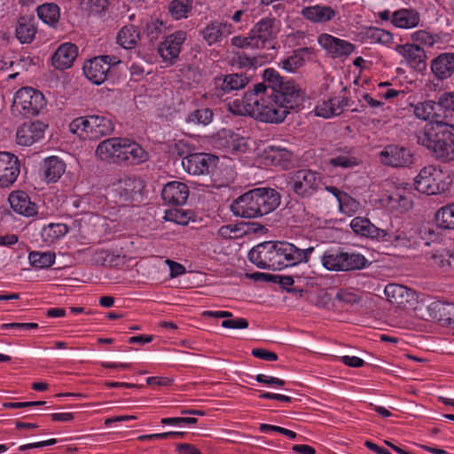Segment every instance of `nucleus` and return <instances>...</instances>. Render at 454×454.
<instances>
[{"instance_id":"obj_1","label":"nucleus","mask_w":454,"mask_h":454,"mask_svg":"<svg viewBox=\"0 0 454 454\" xmlns=\"http://www.w3.org/2000/svg\"><path fill=\"white\" fill-rule=\"evenodd\" d=\"M262 82L254 85V97L257 101L253 110V118L268 123H281L291 110L299 109L304 95L293 81L284 78L273 68L262 74Z\"/></svg>"},{"instance_id":"obj_2","label":"nucleus","mask_w":454,"mask_h":454,"mask_svg":"<svg viewBox=\"0 0 454 454\" xmlns=\"http://www.w3.org/2000/svg\"><path fill=\"white\" fill-rule=\"evenodd\" d=\"M417 143L442 162L454 160V125L442 121H430L416 133Z\"/></svg>"},{"instance_id":"obj_3","label":"nucleus","mask_w":454,"mask_h":454,"mask_svg":"<svg viewBox=\"0 0 454 454\" xmlns=\"http://www.w3.org/2000/svg\"><path fill=\"white\" fill-rule=\"evenodd\" d=\"M281 201L278 191L270 187L249 190L239 196L231 205L233 215L243 218H257L274 211Z\"/></svg>"},{"instance_id":"obj_4","label":"nucleus","mask_w":454,"mask_h":454,"mask_svg":"<svg viewBox=\"0 0 454 454\" xmlns=\"http://www.w3.org/2000/svg\"><path fill=\"white\" fill-rule=\"evenodd\" d=\"M271 245L273 247L266 269L272 270L306 263L315 250L312 246L301 247L287 241H272Z\"/></svg>"},{"instance_id":"obj_5","label":"nucleus","mask_w":454,"mask_h":454,"mask_svg":"<svg viewBox=\"0 0 454 454\" xmlns=\"http://www.w3.org/2000/svg\"><path fill=\"white\" fill-rule=\"evenodd\" d=\"M69 129L82 139L97 140L110 135L114 130V124L105 115L91 114L73 120Z\"/></svg>"},{"instance_id":"obj_6","label":"nucleus","mask_w":454,"mask_h":454,"mask_svg":"<svg viewBox=\"0 0 454 454\" xmlns=\"http://www.w3.org/2000/svg\"><path fill=\"white\" fill-rule=\"evenodd\" d=\"M320 173L309 168H301L288 174L286 188L301 199H310L320 189Z\"/></svg>"},{"instance_id":"obj_7","label":"nucleus","mask_w":454,"mask_h":454,"mask_svg":"<svg viewBox=\"0 0 454 454\" xmlns=\"http://www.w3.org/2000/svg\"><path fill=\"white\" fill-rule=\"evenodd\" d=\"M45 105L42 92L31 87H23L15 93L12 108L27 118L38 114Z\"/></svg>"},{"instance_id":"obj_8","label":"nucleus","mask_w":454,"mask_h":454,"mask_svg":"<svg viewBox=\"0 0 454 454\" xmlns=\"http://www.w3.org/2000/svg\"><path fill=\"white\" fill-rule=\"evenodd\" d=\"M279 21L276 18L263 17L250 29V35L256 49H275V40L279 32Z\"/></svg>"},{"instance_id":"obj_9","label":"nucleus","mask_w":454,"mask_h":454,"mask_svg":"<svg viewBox=\"0 0 454 454\" xmlns=\"http://www.w3.org/2000/svg\"><path fill=\"white\" fill-rule=\"evenodd\" d=\"M443 174L441 169L429 165L420 169L414 180L415 189L427 195L444 192L446 185L442 182Z\"/></svg>"},{"instance_id":"obj_10","label":"nucleus","mask_w":454,"mask_h":454,"mask_svg":"<svg viewBox=\"0 0 454 454\" xmlns=\"http://www.w3.org/2000/svg\"><path fill=\"white\" fill-rule=\"evenodd\" d=\"M120 63L117 57L102 55L86 61L82 69L90 82L99 85L106 80L111 67Z\"/></svg>"},{"instance_id":"obj_11","label":"nucleus","mask_w":454,"mask_h":454,"mask_svg":"<svg viewBox=\"0 0 454 454\" xmlns=\"http://www.w3.org/2000/svg\"><path fill=\"white\" fill-rule=\"evenodd\" d=\"M380 162L392 168H406L414 163L411 150L403 145L391 144L386 145L379 153Z\"/></svg>"},{"instance_id":"obj_12","label":"nucleus","mask_w":454,"mask_h":454,"mask_svg":"<svg viewBox=\"0 0 454 454\" xmlns=\"http://www.w3.org/2000/svg\"><path fill=\"white\" fill-rule=\"evenodd\" d=\"M384 294L390 303L403 309L414 307L418 301L415 291L398 284L387 285Z\"/></svg>"},{"instance_id":"obj_13","label":"nucleus","mask_w":454,"mask_h":454,"mask_svg":"<svg viewBox=\"0 0 454 454\" xmlns=\"http://www.w3.org/2000/svg\"><path fill=\"white\" fill-rule=\"evenodd\" d=\"M249 82L246 74H230L214 79V95L223 98L235 90L243 89Z\"/></svg>"},{"instance_id":"obj_14","label":"nucleus","mask_w":454,"mask_h":454,"mask_svg":"<svg viewBox=\"0 0 454 454\" xmlns=\"http://www.w3.org/2000/svg\"><path fill=\"white\" fill-rule=\"evenodd\" d=\"M217 160L218 158L211 153H197L184 157L182 165L189 174L200 176L208 174Z\"/></svg>"},{"instance_id":"obj_15","label":"nucleus","mask_w":454,"mask_h":454,"mask_svg":"<svg viewBox=\"0 0 454 454\" xmlns=\"http://www.w3.org/2000/svg\"><path fill=\"white\" fill-rule=\"evenodd\" d=\"M187 39V33L178 30L168 35L158 46V52L165 62H173L178 59L182 45Z\"/></svg>"},{"instance_id":"obj_16","label":"nucleus","mask_w":454,"mask_h":454,"mask_svg":"<svg viewBox=\"0 0 454 454\" xmlns=\"http://www.w3.org/2000/svg\"><path fill=\"white\" fill-rule=\"evenodd\" d=\"M20 172L18 157L8 152H0V187H9L14 184Z\"/></svg>"},{"instance_id":"obj_17","label":"nucleus","mask_w":454,"mask_h":454,"mask_svg":"<svg viewBox=\"0 0 454 454\" xmlns=\"http://www.w3.org/2000/svg\"><path fill=\"white\" fill-rule=\"evenodd\" d=\"M317 42L333 58H346L356 49L350 42L325 33L318 35Z\"/></svg>"},{"instance_id":"obj_18","label":"nucleus","mask_w":454,"mask_h":454,"mask_svg":"<svg viewBox=\"0 0 454 454\" xmlns=\"http://www.w3.org/2000/svg\"><path fill=\"white\" fill-rule=\"evenodd\" d=\"M347 87H342L341 95L318 103L315 108L316 114L325 119L340 115L343 112L344 107L349 106L350 99L347 96Z\"/></svg>"},{"instance_id":"obj_19","label":"nucleus","mask_w":454,"mask_h":454,"mask_svg":"<svg viewBox=\"0 0 454 454\" xmlns=\"http://www.w3.org/2000/svg\"><path fill=\"white\" fill-rule=\"evenodd\" d=\"M381 242L385 243L387 247L391 246L399 248H414L419 243L414 237L413 232L394 229L392 224L385 229Z\"/></svg>"},{"instance_id":"obj_20","label":"nucleus","mask_w":454,"mask_h":454,"mask_svg":"<svg viewBox=\"0 0 454 454\" xmlns=\"http://www.w3.org/2000/svg\"><path fill=\"white\" fill-rule=\"evenodd\" d=\"M46 128L47 125L40 121L24 123L17 130V144L24 146L32 145L44 137Z\"/></svg>"},{"instance_id":"obj_21","label":"nucleus","mask_w":454,"mask_h":454,"mask_svg":"<svg viewBox=\"0 0 454 454\" xmlns=\"http://www.w3.org/2000/svg\"><path fill=\"white\" fill-rule=\"evenodd\" d=\"M395 51L407 61L409 67L423 72L427 68V54L423 48L415 43L398 44Z\"/></svg>"},{"instance_id":"obj_22","label":"nucleus","mask_w":454,"mask_h":454,"mask_svg":"<svg viewBox=\"0 0 454 454\" xmlns=\"http://www.w3.org/2000/svg\"><path fill=\"white\" fill-rule=\"evenodd\" d=\"M232 32L233 26L231 23L213 20L200 30V35L208 46H212L220 43Z\"/></svg>"},{"instance_id":"obj_23","label":"nucleus","mask_w":454,"mask_h":454,"mask_svg":"<svg viewBox=\"0 0 454 454\" xmlns=\"http://www.w3.org/2000/svg\"><path fill=\"white\" fill-rule=\"evenodd\" d=\"M189 196L188 186L182 182L172 181L164 185L161 197L165 203L181 206L184 205Z\"/></svg>"},{"instance_id":"obj_24","label":"nucleus","mask_w":454,"mask_h":454,"mask_svg":"<svg viewBox=\"0 0 454 454\" xmlns=\"http://www.w3.org/2000/svg\"><path fill=\"white\" fill-rule=\"evenodd\" d=\"M78 56V48L74 43H64L60 44L51 57V64L57 69L71 67Z\"/></svg>"},{"instance_id":"obj_25","label":"nucleus","mask_w":454,"mask_h":454,"mask_svg":"<svg viewBox=\"0 0 454 454\" xmlns=\"http://www.w3.org/2000/svg\"><path fill=\"white\" fill-rule=\"evenodd\" d=\"M66 168V163L59 157L50 156L40 163L39 170L48 183H55L63 176Z\"/></svg>"},{"instance_id":"obj_26","label":"nucleus","mask_w":454,"mask_h":454,"mask_svg":"<svg viewBox=\"0 0 454 454\" xmlns=\"http://www.w3.org/2000/svg\"><path fill=\"white\" fill-rule=\"evenodd\" d=\"M300 13L303 19L313 23H326L337 15V12L333 8L323 4L305 6Z\"/></svg>"},{"instance_id":"obj_27","label":"nucleus","mask_w":454,"mask_h":454,"mask_svg":"<svg viewBox=\"0 0 454 454\" xmlns=\"http://www.w3.org/2000/svg\"><path fill=\"white\" fill-rule=\"evenodd\" d=\"M37 32L35 18L33 15L20 16L16 23L15 36L22 44L35 40Z\"/></svg>"},{"instance_id":"obj_28","label":"nucleus","mask_w":454,"mask_h":454,"mask_svg":"<svg viewBox=\"0 0 454 454\" xmlns=\"http://www.w3.org/2000/svg\"><path fill=\"white\" fill-rule=\"evenodd\" d=\"M11 207L16 213L24 216H33L37 214V206L30 200L29 196L24 192H13L8 199Z\"/></svg>"},{"instance_id":"obj_29","label":"nucleus","mask_w":454,"mask_h":454,"mask_svg":"<svg viewBox=\"0 0 454 454\" xmlns=\"http://www.w3.org/2000/svg\"><path fill=\"white\" fill-rule=\"evenodd\" d=\"M352 231L362 237L381 242L385 229L375 226L368 218L355 217L350 223Z\"/></svg>"},{"instance_id":"obj_30","label":"nucleus","mask_w":454,"mask_h":454,"mask_svg":"<svg viewBox=\"0 0 454 454\" xmlns=\"http://www.w3.org/2000/svg\"><path fill=\"white\" fill-rule=\"evenodd\" d=\"M433 74L440 80H444L454 73V52L441 53L431 62Z\"/></svg>"},{"instance_id":"obj_31","label":"nucleus","mask_w":454,"mask_h":454,"mask_svg":"<svg viewBox=\"0 0 454 454\" xmlns=\"http://www.w3.org/2000/svg\"><path fill=\"white\" fill-rule=\"evenodd\" d=\"M313 52L310 47H301L293 51L289 55L280 59L278 66L289 73H294L305 64V55Z\"/></svg>"},{"instance_id":"obj_32","label":"nucleus","mask_w":454,"mask_h":454,"mask_svg":"<svg viewBox=\"0 0 454 454\" xmlns=\"http://www.w3.org/2000/svg\"><path fill=\"white\" fill-rule=\"evenodd\" d=\"M420 15L414 9H400L392 13L391 23L399 28H413L419 24Z\"/></svg>"},{"instance_id":"obj_33","label":"nucleus","mask_w":454,"mask_h":454,"mask_svg":"<svg viewBox=\"0 0 454 454\" xmlns=\"http://www.w3.org/2000/svg\"><path fill=\"white\" fill-rule=\"evenodd\" d=\"M337 154L332 157L328 164L333 168H348L359 165L360 160L355 155V149L345 146L336 149Z\"/></svg>"},{"instance_id":"obj_34","label":"nucleus","mask_w":454,"mask_h":454,"mask_svg":"<svg viewBox=\"0 0 454 454\" xmlns=\"http://www.w3.org/2000/svg\"><path fill=\"white\" fill-rule=\"evenodd\" d=\"M254 97V89L244 94L242 98H236L228 104L230 112L235 115H248L253 117L254 104L257 102Z\"/></svg>"},{"instance_id":"obj_35","label":"nucleus","mask_w":454,"mask_h":454,"mask_svg":"<svg viewBox=\"0 0 454 454\" xmlns=\"http://www.w3.org/2000/svg\"><path fill=\"white\" fill-rule=\"evenodd\" d=\"M413 113L415 116L423 121L432 120V121H441L442 113L439 110L438 101L426 100L414 106Z\"/></svg>"},{"instance_id":"obj_36","label":"nucleus","mask_w":454,"mask_h":454,"mask_svg":"<svg viewBox=\"0 0 454 454\" xmlns=\"http://www.w3.org/2000/svg\"><path fill=\"white\" fill-rule=\"evenodd\" d=\"M123 162L132 165H137L145 162L148 158V153L137 142L127 138L124 151Z\"/></svg>"},{"instance_id":"obj_37","label":"nucleus","mask_w":454,"mask_h":454,"mask_svg":"<svg viewBox=\"0 0 454 454\" xmlns=\"http://www.w3.org/2000/svg\"><path fill=\"white\" fill-rule=\"evenodd\" d=\"M272 241L263 242L253 247L248 253L249 261L260 269H266L273 247Z\"/></svg>"},{"instance_id":"obj_38","label":"nucleus","mask_w":454,"mask_h":454,"mask_svg":"<svg viewBox=\"0 0 454 454\" xmlns=\"http://www.w3.org/2000/svg\"><path fill=\"white\" fill-rule=\"evenodd\" d=\"M38 18L51 27H56L60 18V9L54 3H45L36 8Z\"/></svg>"},{"instance_id":"obj_39","label":"nucleus","mask_w":454,"mask_h":454,"mask_svg":"<svg viewBox=\"0 0 454 454\" xmlns=\"http://www.w3.org/2000/svg\"><path fill=\"white\" fill-rule=\"evenodd\" d=\"M116 40L122 48L133 49L140 40V34L135 26H124L118 32Z\"/></svg>"},{"instance_id":"obj_40","label":"nucleus","mask_w":454,"mask_h":454,"mask_svg":"<svg viewBox=\"0 0 454 454\" xmlns=\"http://www.w3.org/2000/svg\"><path fill=\"white\" fill-rule=\"evenodd\" d=\"M344 252L339 249H328L321 256L322 265L328 270L343 271Z\"/></svg>"},{"instance_id":"obj_41","label":"nucleus","mask_w":454,"mask_h":454,"mask_svg":"<svg viewBox=\"0 0 454 454\" xmlns=\"http://www.w3.org/2000/svg\"><path fill=\"white\" fill-rule=\"evenodd\" d=\"M143 188L142 182L136 177H126L119 182L118 191L125 201L134 198Z\"/></svg>"},{"instance_id":"obj_42","label":"nucleus","mask_w":454,"mask_h":454,"mask_svg":"<svg viewBox=\"0 0 454 454\" xmlns=\"http://www.w3.org/2000/svg\"><path fill=\"white\" fill-rule=\"evenodd\" d=\"M192 8V0H172L168 4V12L175 20L186 19Z\"/></svg>"},{"instance_id":"obj_43","label":"nucleus","mask_w":454,"mask_h":454,"mask_svg":"<svg viewBox=\"0 0 454 454\" xmlns=\"http://www.w3.org/2000/svg\"><path fill=\"white\" fill-rule=\"evenodd\" d=\"M68 231L69 228L67 224L52 223L43 228L41 235L44 241L52 243L64 237Z\"/></svg>"},{"instance_id":"obj_44","label":"nucleus","mask_w":454,"mask_h":454,"mask_svg":"<svg viewBox=\"0 0 454 454\" xmlns=\"http://www.w3.org/2000/svg\"><path fill=\"white\" fill-rule=\"evenodd\" d=\"M116 141V137H111L100 142L96 149V155L101 160L115 163Z\"/></svg>"},{"instance_id":"obj_45","label":"nucleus","mask_w":454,"mask_h":454,"mask_svg":"<svg viewBox=\"0 0 454 454\" xmlns=\"http://www.w3.org/2000/svg\"><path fill=\"white\" fill-rule=\"evenodd\" d=\"M243 139L239 137V135L230 129H223L218 132L217 145L223 146L230 151L239 150L241 141Z\"/></svg>"},{"instance_id":"obj_46","label":"nucleus","mask_w":454,"mask_h":454,"mask_svg":"<svg viewBox=\"0 0 454 454\" xmlns=\"http://www.w3.org/2000/svg\"><path fill=\"white\" fill-rule=\"evenodd\" d=\"M434 218L442 229H454V203L442 207L435 213Z\"/></svg>"},{"instance_id":"obj_47","label":"nucleus","mask_w":454,"mask_h":454,"mask_svg":"<svg viewBox=\"0 0 454 454\" xmlns=\"http://www.w3.org/2000/svg\"><path fill=\"white\" fill-rule=\"evenodd\" d=\"M30 264L38 269L49 268L55 262V254L52 252L33 251L29 253Z\"/></svg>"},{"instance_id":"obj_48","label":"nucleus","mask_w":454,"mask_h":454,"mask_svg":"<svg viewBox=\"0 0 454 454\" xmlns=\"http://www.w3.org/2000/svg\"><path fill=\"white\" fill-rule=\"evenodd\" d=\"M343 262V271L361 270L370 263L364 255L348 252H344Z\"/></svg>"},{"instance_id":"obj_49","label":"nucleus","mask_w":454,"mask_h":454,"mask_svg":"<svg viewBox=\"0 0 454 454\" xmlns=\"http://www.w3.org/2000/svg\"><path fill=\"white\" fill-rule=\"evenodd\" d=\"M430 259L435 266L441 268L449 267L454 270V251L447 249L436 250L431 254Z\"/></svg>"},{"instance_id":"obj_50","label":"nucleus","mask_w":454,"mask_h":454,"mask_svg":"<svg viewBox=\"0 0 454 454\" xmlns=\"http://www.w3.org/2000/svg\"><path fill=\"white\" fill-rule=\"evenodd\" d=\"M82 4L90 15L105 18L110 5V0H82Z\"/></svg>"},{"instance_id":"obj_51","label":"nucleus","mask_w":454,"mask_h":454,"mask_svg":"<svg viewBox=\"0 0 454 454\" xmlns=\"http://www.w3.org/2000/svg\"><path fill=\"white\" fill-rule=\"evenodd\" d=\"M213 112L207 107L194 110L186 118L187 122L207 125L212 121Z\"/></svg>"},{"instance_id":"obj_52","label":"nucleus","mask_w":454,"mask_h":454,"mask_svg":"<svg viewBox=\"0 0 454 454\" xmlns=\"http://www.w3.org/2000/svg\"><path fill=\"white\" fill-rule=\"evenodd\" d=\"M338 202L340 210L348 215H352L356 213L360 207V203L347 192L340 195Z\"/></svg>"},{"instance_id":"obj_53","label":"nucleus","mask_w":454,"mask_h":454,"mask_svg":"<svg viewBox=\"0 0 454 454\" xmlns=\"http://www.w3.org/2000/svg\"><path fill=\"white\" fill-rule=\"evenodd\" d=\"M253 278L255 279L263 278L265 280H271L272 282L278 284L281 287L286 288L288 292L291 291L288 287L294 285V278L291 276L270 275L256 272L253 275Z\"/></svg>"},{"instance_id":"obj_54","label":"nucleus","mask_w":454,"mask_h":454,"mask_svg":"<svg viewBox=\"0 0 454 454\" xmlns=\"http://www.w3.org/2000/svg\"><path fill=\"white\" fill-rule=\"evenodd\" d=\"M438 105L442 117L454 114V92H443L438 97Z\"/></svg>"},{"instance_id":"obj_55","label":"nucleus","mask_w":454,"mask_h":454,"mask_svg":"<svg viewBox=\"0 0 454 454\" xmlns=\"http://www.w3.org/2000/svg\"><path fill=\"white\" fill-rule=\"evenodd\" d=\"M411 39L413 42L427 45L433 46L439 41V36L436 35L430 34L426 30H418L411 34Z\"/></svg>"},{"instance_id":"obj_56","label":"nucleus","mask_w":454,"mask_h":454,"mask_svg":"<svg viewBox=\"0 0 454 454\" xmlns=\"http://www.w3.org/2000/svg\"><path fill=\"white\" fill-rule=\"evenodd\" d=\"M433 309H437L439 312L442 311L443 315L446 316V317L441 316L437 318L438 321H442L446 325H454V304L434 303Z\"/></svg>"},{"instance_id":"obj_57","label":"nucleus","mask_w":454,"mask_h":454,"mask_svg":"<svg viewBox=\"0 0 454 454\" xmlns=\"http://www.w3.org/2000/svg\"><path fill=\"white\" fill-rule=\"evenodd\" d=\"M164 25L159 20H152L147 22L144 27L145 32L151 39H157L162 33Z\"/></svg>"},{"instance_id":"obj_58","label":"nucleus","mask_w":454,"mask_h":454,"mask_svg":"<svg viewBox=\"0 0 454 454\" xmlns=\"http://www.w3.org/2000/svg\"><path fill=\"white\" fill-rule=\"evenodd\" d=\"M231 45L238 48H255L254 42L250 35V32L247 36L243 35H235L231 39Z\"/></svg>"},{"instance_id":"obj_59","label":"nucleus","mask_w":454,"mask_h":454,"mask_svg":"<svg viewBox=\"0 0 454 454\" xmlns=\"http://www.w3.org/2000/svg\"><path fill=\"white\" fill-rule=\"evenodd\" d=\"M221 325L224 328L231 329H246L248 327V322L246 318L235 317L224 319Z\"/></svg>"},{"instance_id":"obj_60","label":"nucleus","mask_w":454,"mask_h":454,"mask_svg":"<svg viewBox=\"0 0 454 454\" xmlns=\"http://www.w3.org/2000/svg\"><path fill=\"white\" fill-rule=\"evenodd\" d=\"M255 380L259 383L275 387H282L286 384V381L281 379L272 377V376H268L265 374L256 375Z\"/></svg>"},{"instance_id":"obj_61","label":"nucleus","mask_w":454,"mask_h":454,"mask_svg":"<svg viewBox=\"0 0 454 454\" xmlns=\"http://www.w3.org/2000/svg\"><path fill=\"white\" fill-rule=\"evenodd\" d=\"M197 422H198V419L196 418H192V417L163 418L160 420V423L163 425H181V424L194 425Z\"/></svg>"},{"instance_id":"obj_62","label":"nucleus","mask_w":454,"mask_h":454,"mask_svg":"<svg viewBox=\"0 0 454 454\" xmlns=\"http://www.w3.org/2000/svg\"><path fill=\"white\" fill-rule=\"evenodd\" d=\"M268 152L272 153L270 157H271L273 160L278 157H279L281 160H288L291 156L290 153L286 149L275 145H269Z\"/></svg>"},{"instance_id":"obj_63","label":"nucleus","mask_w":454,"mask_h":454,"mask_svg":"<svg viewBox=\"0 0 454 454\" xmlns=\"http://www.w3.org/2000/svg\"><path fill=\"white\" fill-rule=\"evenodd\" d=\"M255 64V59L250 58L245 53H238L233 57V65L239 68L253 67Z\"/></svg>"},{"instance_id":"obj_64","label":"nucleus","mask_w":454,"mask_h":454,"mask_svg":"<svg viewBox=\"0 0 454 454\" xmlns=\"http://www.w3.org/2000/svg\"><path fill=\"white\" fill-rule=\"evenodd\" d=\"M252 355L254 357L265 360V361H276L278 360V355L274 352L269 351L264 348H254Z\"/></svg>"}]
</instances>
